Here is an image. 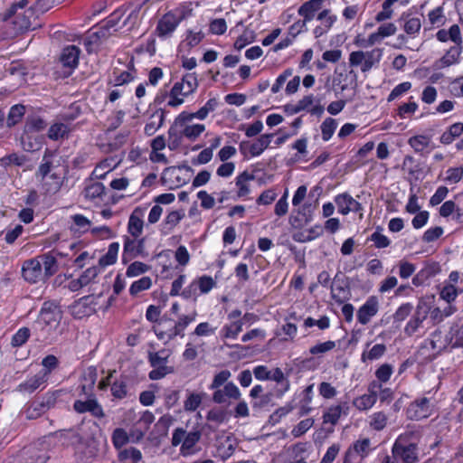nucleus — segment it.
<instances>
[{"label": "nucleus", "mask_w": 463, "mask_h": 463, "mask_svg": "<svg viewBox=\"0 0 463 463\" xmlns=\"http://www.w3.org/2000/svg\"><path fill=\"white\" fill-rule=\"evenodd\" d=\"M62 311L52 302H44L32 329L37 341L51 344L62 334Z\"/></svg>", "instance_id": "1"}, {"label": "nucleus", "mask_w": 463, "mask_h": 463, "mask_svg": "<svg viewBox=\"0 0 463 463\" xmlns=\"http://www.w3.org/2000/svg\"><path fill=\"white\" fill-rule=\"evenodd\" d=\"M61 2V0H34L33 5L27 7L30 0H18L7 11L5 19L14 17L13 23L19 30H27L39 14L47 12Z\"/></svg>", "instance_id": "2"}, {"label": "nucleus", "mask_w": 463, "mask_h": 463, "mask_svg": "<svg viewBox=\"0 0 463 463\" xmlns=\"http://www.w3.org/2000/svg\"><path fill=\"white\" fill-rule=\"evenodd\" d=\"M414 433L406 431L400 434L392 445L391 451L400 463H417L420 460L418 443L413 441Z\"/></svg>", "instance_id": "3"}, {"label": "nucleus", "mask_w": 463, "mask_h": 463, "mask_svg": "<svg viewBox=\"0 0 463 463\" xmlns=\"http://www.w3.org/2000/svg\"><path fill=\"white\" fill-rule=\"evenodd\" d=\"M383 54V50L381 48H374L366 52L354 51L349 54V65L351 67H360L361 71L365 73L379 64Z\"/></svg>", "instance_id": "4"}, {"label": "nucleus", "mask_w": 463, "mask_h": 463, "mask_svg": "<svg viewBox=\"0 0 463 463\" xmlns=\"http://www.w3.org/2000/svg\"><path fill=\"white\" fill-rule=\"evenodd\" d=\"M183 16L175 11L165 13L158 21L156 27V33L161 39H166L173 35L178 25L181 24Z\"/></svg>", "instance_id": "5"}, {"label": "nucleus", "mask_w": 463, "mask_h": 463, "mask_svg": "<svg viewBox=\"0 0 463 463\" xmlns=\"http://www.w3.org/2000/svg\"><path fill=\"white\" fill-rule=\"evenodd\" d=\"M429 313L430 306L424 301H420L414 314L404 327L405 335L411 336L423 330V323L427 319Z\"/></svg>", "instance_id": "6"}, {"label": "nucleus", "mask_w": 463, "mask_h": 463, "mask_svg": "<svg viewBox=\"0 0 463 463\" xmlns=\"http://www.w3.org/2000/svg\"><path fill=\"white\" fill-rule=\"evenodd\" d=\"M47 372V370H40L35 374L28 376L17 385L15 390L22 394H31L37 390H43L48 382Z\"/></svg>", "instance_id": "7"}, {"label": "nucleus", "mask_w": 463, "mask_h": 463, "mask_svg": "<svg viewBox=\"0 0 463 463\" xmlns=\"http://www.w3.org/2000/svg\"><path fill=\"white\" fill-rule=\"evenodd\" d=\"M116 33V19L110 16L108 20L103 21L98 29L93 32L87 39L84 40V45L89 49L92 43H102L110 37H113Z\"/></svg>", "instance_id": "8"}, {"label": "nucleus", "mask_w": 463, "mask_h": 463, "mask_svg": "<svg viewBox=\"0 0 463 463\" xmlns=\"http://www.w3.org/2000/svg\"><path fill=\"white\" fill-rule=\"evenodd\" d=\"M237 446V439L232 434L219 435L215 441L214 456L224 461L232 456Z\"/></svg>", "instance_id": "9"}, {"label": "nucleus", "mask_w": 463, "mask_h": 463, "mask_svg": "<svg viewBox=\"0 0 463 463\" xmlns=\"http://www.w3.org/2000/svg\"><path fill=\"white\" fill-rule=\"evenodd\" d=\"M431 414L430 400L426 397L414 400L410 403L406 415L410 420H420Z\"/></svg>", "instance_id": "10"}, {"label": "nucleus", "mask_w": 463, "mask_h": 463, "mask_svg": "<svg viewBox=\"0 0 463 463\" xmlns=\"http://www.w3.org/2000/svg\"><path fill=\"white\" fill-rule=\"evenodd\" d=\"M94 299L95 298L93 295H89L76 300L71 306V315L78 319L90 317L96 311V304L94 303Z\"/></svg>", "instance_id": "11"}, {"label": "nucleus", "mask_w": 463, "mask_h": 463, "mask_svg": "<svg viewBox=\"0 0 463 463\" xmlns=\"http://www.w3.org/2000/svg\"><path fill=\"white\" fill-rule=\"evenodd\" d=\"M217 106H218L217 99H215V98L210 99L198 111H196L194 113H188L185 111H183L182 113H180L178 115V117L175 118V124L182 125L183 123H187L194 118H198V119L203 120L207 118V116L210 112L215 110Z\"/></svg>", "instance_id": "12"}, {"label": "nucleus", "mask_w": 463, "mask_h": 463, "mask_svg": "<svg viewBox=\"0 0 463 463\" xmlns=\"http://www.w3.org/2000/svg\"><path fill=\"white\" fill-rule=\"evenodd\" d=\"M335 203L337 206V211L342 215H347L349 213H361L360 217H363V206L354 200L349 194L344 193L337 194L335 197Z\"/></svg>", "instance_id": "13"}, {"label": "nucleus", "mask_w": 463, "mask_h": 463, "mask_svg": "<svg viewBox=\"0 0 463 463\" xmlns=\"http://www.w3.org/2000/svg\"><path fill=\"white\" fill-rule=\"evenodd\" d=\"M175 324V320L164 316L153 326V331L159 340L168 342L176 336Z\"/></svg>", "instance_id": "14"}, {"label": "nucleus", "mask_w": 463, "mask_h": 463, "mask_svg": "<svg viewBox=\"0 0 463 463\" xmlns=\"http://www.w3.org/2000/svg\"><path fill=\"white\" fill-rule=\"evenodd\" d=\"M461 52L462 46L460 44H454L441 58L433 62V70L439 71L459 63Z\"/></svg>", "instance_id": "15"}, {"label": "nucleus", "mask_w": 463, "mask_h": 463, "mask_svg": "<svg viewBox=\"0 0 463 463\" xmlns=\"http://www.w3.org/2000/svg\"><path fill=\"white\" fill-rule=\"evenodd\" d=\"M213 401L216 403H227L230 399L239 400L241 398V391L232 382H229L222 388L213 390Z\"/></svg>", "instance_id": "16"}, {"label": "nucleus", "mask_w": 463, "mask_h": 463, "mask_svg": "<svg viewBox=\"0 0 463 463\" xmlns=\"http://www.w3.org/2000/svg\"><path fill=\"white\" fill-rule=\"evenodd\" d=\"M22 272L24 279L31 283H36L45 279L37 258L25 260L22 267Z\"/></svg>", "instance_id": "17"}, {"label": "nucleus", "mask_w": 463, "mask_h": 463, "mask_svg": "<svg viewBox=\"0 0 463 463\" xmlns=\"http://www.w3.org/2000/svg\"><path fill=\"white\" fill-rule=\"evenodd\" d=\"M97 369L93 366H90L83 370L80 380V395H84L86 397L93 396V390L97 381Z\"/></svg>", "instance_id": "18"}, {"label": "nucleus", "mask_w": 463, "mask_h": 463, "mask_svg": "<svg viewBox=\"0 0 463 463\" xmlns=\"http://www.w3.org/2000/svg\"><path fill=\"white\" fill-rule=\"evenodd\" d=\"M71 224L70 226L71 231L75 234H83L91 230L93 233H97L99 231L108 232L107 227H101L99 229L93 228L91 229V221L89 220L86 216L82 214H74L71 217Z\"/></svg>", "instance_id": "19"}, {"label": "nucleus", "mask_w": 463, "mask_h": 463, "mask_svg": "<svg viewBox=\"0 0 463 463\" xmlns=\"http://www.w3.org/2000/svg\"><path fill=\"white\" fill-rule=\"evenodd\" d=\"M379 309L378 299L375 297L369 298L366 302L360 307L357 312V320L362 325H366L371 318L374 317Z\"/></svg>", "instance_id": "20"}, {"label": "nucleus", "mask_w": 463, "mask_h": 463, "mask_svg": "<svg viewBox=\"0 0 463 463\" xmlns=\"http://www.w3.org/2000/svg\"><path fill=\"white\" fill-rule=\"evenodd\" d=\"M375 388H381V384L373 383L368 390V393H364L353 402L354 406L359 411H367L371 409L377 401V392Z\"/></svg>", "instance_id": "21"}, {"label": "nucleus", "mask_w": 463, "mask_h": 463, "mask_svg": "<svg viewBox=\"0 0 463 463\" xmlns=\"http://www.w3.org/2000/svg\"><path fill=\"white\" fill-rule=\"evenodd\" d=\"M116 168V162L114 158L109 157L101 161L94 169L93 175L96 178L104 179L108 175H111L109 185L111 188L116 189V177H114L113 170Z\"/></svg>", "instance_id": "22"}, {"label": "nucleus", "mask_w": 463, "mask_h": 463, "mask_svg": "<svg viewBox=\"0 0 463 463\" xmlns=\"http://www.w3.org/2000/svg\"><path fill=\"white\" fill-rule=\"evenodd\" d=\"M317 18L321 22V24L314 29L313 33L316 38H319L326 34L337 19L336 15L331 14L330 10L328 9H325L320 12Z\"/></svg>", "instance_id": "23"}, {"label": "nucleus", "mask_w": 463, "mask_h": 463, "mask_svg": "<svg viewBox=\"0 0 463 463\" xmlns=\"http://www.w3.org/2000/svg\"><path fill=\"white\" fill-rule=\"evenodd\" d=\"M401 21L403 22L402 29L411 38H416L421 29V19L419 16H413L411 14H402Z\"/></svg>", "instance_id": "24"}, {"label": "nucleus", "mask_w": 463, "mask_h": 463, "mask_svg": "<svg viewBox=\"0 0 463 463\" xmlns=\"http://www.w3.org/2000/svg\"><path fill=\"white\" fill-rule=\"evenodd\" d=\"M348 409L349 407L346 402L329 407L323 414V422L335 425L342 414H348Z\"/></svg>", "instance_id": "25"}, {"label": "nucleus", "mask_w": 463, "mask_h": 463, "mask_svg": "<svg viewBox=\"0 0 463 463\" xmlns=\"http://www.w3.org/2000/svg\"><path fill=\"white\" fill-rule=\"evenodd\" d=\"M324 1L325 0H308L300 5L298 13L303 17V20L308 23L314 19L316 13L321 9Z\"/></svg>", "instance_id": "26"}, {"label": "nucleus", "mask_w": 463, "mask_h": 463, "mask_svg": "<svg viewBox=\"0 0 463 463\" xmlns=\"http://www.w3.org/2000/svg\"><path fill=\"white\" fill-rule=\"evenodd\" d=\"M80 51L75 45H69L62 50L61 61L64 67L74 69L79 62Z\"/></svg>", "instance_id": "27"}, {"label": "nucleus", "mask_w": 463, "mask_h": 463, "mask_svg": "<svg viewBox=\"0 0 463 463\" xmlns=\"http://www.w3.org/2000/svg\"><path fill=\"white\" fill-rule=\"evenodd\" d=\"M273 134H264L249 145L248 151L251 156H260L267 149L273 138Z\"/></svg>", "instance_id": "28"}, {"label": "nucleus", "mask_w": 463, "mask_h": 463, "mask_svg": "<svg viewBox=\"0 0 463 463\" xmlns=\"http://www.w3.org/2000/svg\"><path fill=\"white\" fill-rule=\"evenodd\" d=\"M87 401H76L74 402V410L80 413H83L86 411L91 412L95 416H99L101 414L102 410L100 406L97 403L96 400L92 397H87Z\"/></svg>", "instance_id": "29"}, {"label": "nucleus", "mask_w": 463, "mask_h": 463, "mask_svg": "<svg viewBox=\"0 0 463 463\" xmlns=\"http://www.w3.org/2000/svg\"><path fill=\"white\" fill-rule=\"evenodd\" d=\"M165 120V111L157 109L146 124L144 132L146 136H153L163 125Z\"/></svg>", "instance_id": "30"}, {"label": "nucleus", "mask_w": 463, "mask_h": 463, "mask_svg": "<svg viewBox=\"0 0 463 463\" xmlns=\"http://www.w3.org/2000/svg\"><path fill=\"white\" fill-rule=\"evenodd\" d=\"M202 433L199 430H194L186 433L185 439L181 445V454L183 456L191 455L194 452V448L199 442Z\"/></svg>", "instance_id": "31"}, {"label": "nucleus", "mask_w": 463, "mask_h": 463, "mask_svg": "<svg viewBox=\"0 0 463 463\" xmlns=\"http://www.w3.org/2000/svg\"><path fill=\"white\" fill-rule=\"evenodd\" d=\"M72 130L70 124L61 122L53 123L48 130V137L52 140H59L68 137L70 132Z\"/></svg>", "instance_id": "32"}, {"label": "nucleus", "mask_w": 463, "mask_h": 463, "mask_svg": "<svg viewBox=\"0 0 463 463\" xmlns=\"http://www.w3.org/2000/svg\"><path fill=\"white\" fill-rule=\"evenodd\" d=\"M118 458L122 463H146L141 451L133 447L119 451Z\"/></svg>", "instance_id": "33"}, {"label": "nucleus", "mask_w": 463, "mask_h": 463, "mask_svg": "<svg viewBox=\"0 0 463 463\" xmlns=\"http://www.w3.org/2000/svg\"><path fill=\"white\" fill-rule=\"evenodd\" d=\"M463 134V123L457 122L452 124L439 137L443 145L451 144L457 137Z\"/></svg>", "instance_id": "34"}, {"label": "nucleus", "mask_w": 463, "mask_h": 463, "mask_svg": "<svg viewBox=\"0 0 463 463\" xmlns=\"http://www.w3.org/2000/svg\"><path fill=\"white\" fill-rule=\"evenodd\" d=\"M175 126L182 127V130L180 131L181 136L191 141L195 140L205 130V126L203 124L187 125L186 123H183L182 125L175 124Z\"/></svg>", "instance_id": "35"}, {"label": "nucleus", "mask_w": 463, "mask_h": 463, "mask_svg": "<svg viewBox=\"0 0 463 463\" xmlns=\"http://www.w3.org/2000/svg\"><path fill=\"white\" fill-rule=\"evenodd\" d=\"M254 175L252 174L248 173L247 171H244L236 177L235 184L236 186L238 187V197H245L250 194V189L249 182L254 180Z\"/></svg>", "instance_id": "36"}, {"label": "nucleus", "mask_w": 463, "mask_h": 463, "mask_svg": "<svg viewBox=\"0 0 463 463\" xmlns=\"http://www.w3.org/2000/svg\"><path fill=\"white\" fill-rule=\"evenodd\" d=\"M144 437V431L139 430H131L129 434L123 429L118 428V447L128 442H138Z\"/></svg>", "instance_id": "37"}, {"label": "nucleus", "mask_w": 463, "mask_h": 463, "mask_svg": "<svg viewBox=\"0 0 463 463\" xmlns=\"http://www.w3.org/2000/svg\"><path fill=\"white\" fill-rule=\"evenodd\" d=\"M448 336L450 349L463 347V324L451 326Z\"/></svg>", "instance_id": "38"}, {"label": "nucleus", "mask_w": 463, "mask_h": 463, "mask_svg": "<svg viewBox=\"0 0 463 463\" xmlns=\"http://www.w3.org/2000/svg\"><path fill=\"white\" fill-rule=\"evenodd\" d=\"M430 344L431 345L432 350L437 353H440L447 348H450V344L449 343V336L442 335L440 331H435L431 334Z\"/></svg>", "instance_id": "39"}, {"label": "nucleus", "mask_w": 463, "mask_h": 463, "mask_svg": "<svg viewBox=\"0 0 463 463\" xmlns=\"http://www.w3.org/2000/svg\"><path fill=\"white\" fill-rule=\"evenodd\" d=\"M37 259H39L42 269L43 270L44 278L51 277L55 273L57 267L55 257L51 254H44L37 257Z\"/></svg>", "instance_id": "40"}, {"label": "nucleus", "mask_w": 463, "mask_h": 463, "mask_svg": "<svg viewBox=\"0 0 463 463\" xmlns=\"http://www.w3.org/2000/svg\"><path fill=\"white\" fill-rule=\"evenodd\" d=\"M431 143V137L427 135H416L411 137L408 140V144L416 152L420 153L424 149L430 146Z\"/></svg>", "instance_id": "41"}, {"label": "nucleus", "mask_w": 463, "mask_h": 463, "mask_svg": "<svg viewBox=\"0 0 463 463\" xmlns=\"http://www.w3.org/2000/svg\"><path fill=\"white\" fill-rule=\"evenodd\" d=\"M47 411L43 404L37 399L29 406L24 408L23 414L27 420H34L42 416Z\"/></svg>", "instance_id": "42"}, {"label": "nucleus", "mask_w": 463, "mask_h": 463, "mask_svg": "<svg viewBox=\"0 0 463 463\" xmlns=\"http://www.w3.org/2000/svg\"><path fill=\"white\" fill-rule=\"evenodd\" d=\"M428 23L431 27H440L446 23L443 6H438L428 14Z\"/></svg>", "instance_id": "43"}, {"label": "nucleus", "mask_w": 463, "mask_h": 463, "mask_svg": "<svg viewBox=\"0 0 463 463\" xmlns=\"http://www.w3.org/2000/svg\"><path fill=\"white\" fill-rule=\"evenodd\" d=\"M47 127V122L40 116H31L27 118L24 131L26 135L30 132H40Z\"/></svg>", "instance_id": "44"}, {"label": "nucleus", "mask_w": 463, "mask_h": 463, "mask_svg": "<svg viewBox=\"0 0 463 463\" xmlns=\"http://www.w3.org/2000/svg\"><path fill=\"white\" fill-rule=\"evenodd\" d=\"M170 356V351L161 349L157 352H150L148 354V361L151 366H167V361Z\"/></svg>", "instance_id": "45"}, {"label": "nucleus", "mask_w": 463, "mask_h": 463, "mask_svg": "<svg viewBox=\"0 0 463 463\" xmlns=\"http://www.w3.org/2000/svg\"><path fill=\"white\" fill-rule=\"evenodd\" d=\"M196 313L193 312L189 315H182L175 321V335L176 336H184L185 328L195 320Z\"/></svg>", "instance_id": "46"}, {"label": "nucleus", "mask_w": 463, "mask_h": 463, "mask_svg": "<svg viewBox=\"0 0 463 463\" xmlns=\"http://www.w3.org/2000/svg\"><path fill=\"white\" fill-rule=\"evenodd\" d=\"M143 230V221L140 217V214L135 211L129 217L128 220V232L135 238L138 237Z\"/></svg>", "instance_id": "47"}, {"label": "nucleus", "mask_w": 463, "mask_h": 463, "mask_svg": "<svg viewBox=\"0 0 463 463\" xmlns=\"http://www.w3.org/2000/svg\"><path fill=\"white\" fill-rule=\"evenodd\" d=\"M25 113V107L21 104H16L11 107L8 117L6 119V124L8 127H13L17 124Z\"/></svg>", "instance_id": "48"}, {"label": "nucleus", "mask_w": 463, "mask_h": 463, "mask_svg": "<svg viewBox=\"0 0 463 463\" xmlns=\"http://www.w3.org/2000/svg\"><path fill=\"white\" fill-rule=\"evenodd\" d=\"M386 352V346L383 344L374 345L369 351H364L362 354V361H374L381 358Z\"/></svg>", "instance_id": "49"}, {"label": "nucleus", "mask_w": 463, "mask_h": 463, "mask_svg": "<svg viewBox=\"0 0 463 463\" xmlns=\"http://www.w3.org/2000/svg\"><path fill=\"white\" fill-rule=\"evenodd\" d=\"M61 390L49 391L40 396L38 400L43 404L47 411L55 407L58 398L61 395Z\"/></svg>", "instance_id": "50"}, {"label": "nucleus", "mask_w": 463, "mask_h": 463, "mask_svg": "<svg viewBox=\"0 0 463 463\" xmlns=\"http://www.w3.org/2000/svg\"><path fill=\"white\" fill-rule=\"evenodd\" d=\"M104 190L103 184L99 182L91 183L85 187L83 195L86 199L95 200L104 194Z\"/></svg>", "instance_id": "51"}, {"label": "nucleus", "mask_w": 463, "mask_h": 463, "mask_svg": "<svg viewBox=\"0 0 463 463\" xmlns=\"http://www.w3.org/2000/svg\"><path fill=\"white\" fill-rule=\"evenodd\" d=\"M369 425L370 427L377 431L383 430L387 424V415L383 411H377L373 413L370 417Z\"/></svg>", "instance_id": "52"}, {"label": "nucleus", "mask_w": 463, "mask_h": 463, "mask_svg": "<svg viewBox=\"0 0 463 463\" xmlns=\"http://www.w3.org/2000/svg\"><path fill=\"white\" fill-rule=\"evenodd\" d=\"M371 441L369 439H364L355 441L349 449L354 450V454L364 459L370 452Z\"/></svg>", "instance_id": "53"}, {"label": "nucleus", "mask_w": 463, "mask_h": 463, "mask_svg": "<svg viewBox=\"0 0 463 463\" xmlns=\"http://www.w3.org/2000/svg\"><path fill=\"white\" fill-rule=\"evenodd\" d=\"M337 127L335 119L332 118H326L321 124V134L324 141H328L334 135Z\"/></svg>", "instance_id": "54"}, {"label": "nucleus", "mask_w": 463, "mask_h": 463, "mask_svg": "<svg viewBox=\"0 0 463 463\" xmlns=\"http://www.w3.org/2000/svg\"><path fill=\"white\" fill-rule=\"evenodd\" d=\"M215 286L216 283L212 277L203 275L191 283L190 289H212Z\"/></svg>", "instance_id": "55"}, {"label": "nucleus", "mask_w": 463, "mask_h": 463, "mask_svg": "<svg viewBox=\"0 0 463 463\" xmlns=\"http://www.w3.org/2000/svg\"><path fill=\"white\" fill-rule=\"evenodd\" d=\"M43 186L46 193L54 194L58 192L61 185V178L56 175H51L47 179L43 180Z\"/></svg>", "instance_id": "56"}, {"label": "nucleus", "mask_w": 463, "mask_h": 463, "mask_svg": "<svg viewBox=\"0 0 463 463\" xmlns=\"http://www.w3.org/2000/svg\"><path fill=\"white\" fill-rule=\"evenodd\" d=\"M243 322L241 320L234 321L222 328L224 337L235 339L242 331Z\"/></svg>", "instance_id": "57"}, {"label": "nucleus", "mask_w": 463, "mask_h": 463, "mask_svg": "<svg viewBox=\"0 0 463 463\" xmlns=\"http://www.w3.org/2000/svg\"><path fill=\"white\" fill-rule=\"evenodd\" d=\"M138 24V13L137 11H132L126 20L124 21L121 29H124L121 33H126L128 32H132L133 30L137 29Z\"/></svg>", "instance_id": "58"}, {"label": "nucleus", "mask_w": 463, "mask_h": 463, "mask_svg": "<svg viewBox=\"0 0 463 463\" xmlns=\"http://www.w3.org/2000/svg\"><path fill=\"white\" fill-rule=\"evenodd\" d=\"M335 345L336 344L335 341L328 340L310 347L309 353L313 355H320L333 350Z\"/></svg>", "instance_id": "59"}, {"label": "nucleus", "mask_w": 463, "mask_h": 463, "mask_svg": "<svg viewBox=\"0 0 463 463\" xmlns=\"http://www.w3.org/2000/svg\"><path fill=\"white\" fill-rule=\"evenodd\" d=\"M381 230L382 229L378 227L370 237V241H373L374 246L378 249L386 248L391 243L388 237L381 232Z\"/></svg>", "instance_id": "60"}, {"label": "nucleus", "mask_w": 463, "mask_h": 463, "mask_svg": "<svg viewBox=\"0 0 463 463\" xmlns=\"http://www.w3.org/2000/svg\"><path fill=\"white\" fill-rule=\"evenodd\" d=\"M232 376V373L229 370H222L216 373L213 377V380L210 385L211 390H215L217 388L222 387V385L227 383V381Z\"/></svg>", "instance_id": "61"}, {"label": "nucleus", "mask_w": 463, "mask_h": 463, "mask_svg": "<svg viewBox=\"0 0 463 463\" xmlns=\"http://www.w3.org/2000/svg\"><path fill=\"white\" fill-rule=\"evenodd\" d=\"M314 424V420L311 418L305 419L298 422L291 430V434L295 437H300L305 434Z\"/></svg>", "instance_id": "62"}, {"label": "nucleus", "mask_w": 463, "mask_h": 463, "mask_svg": "<svg viewBox=\"0 0 463 463\" xmlns=\"http://www.w3.org/2000/svg\"><path fill=\"white\" fill-rule=\"evenodd\" d=\"M184 217V213L183 211H172L166 215L165 219V225L168 228V230H172Z\"/></svg>", "instance_id": "63"}, {"label": "nucleus", "mask_w": 463, "mask_h": 463, "mask_svg": "<svg viewBox=\"0 0 463 463\" xmlns=\"http://www.w3.org/2000/svg\"><path fill=\"white\" fill-rule=\"evenodd\" d=\"M392 373V366L389 364H383L376 370L375 376L380 382L386 383L390 380Z\"/></svg>", "instance_id": "64"}]
</instances>
